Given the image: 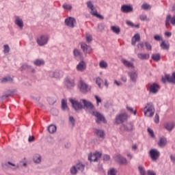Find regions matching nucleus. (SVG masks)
Listing matches in <instances>:
<instances>
[{"instance_id":"nucleus-1","label":"nucleus","mask_w":175,"mask_h":175,"mask_svg":"<svg viewBox=\"0 0 175 175\" xmlns=\"http://www.w3.org/2000/svg\"><path fill=\"white\" fill-rule=\"evenodd\" d=\"M144 113L146 117H152V116H154V113H155V109L154 108L152 103H149L145 106L144 108Z\"/></svg>"},{"instance_id":"nucleus-2","label":"nucleus","mask_w":175,"mask_h":175,"mask_svg":"<svg viewBox=\"0 0 175 175\" xmlns=\"http://www.w3.org/2000/svg\"><path fill=\"white\" fill-rule=\"evenodd\" d=\"M129 118V116H128V113L125 112L121 113L116 117L115 123L117 125H120V124H122L123 122H125V121H126V120H128Z\"/></svg>"},{"instance_id":"nucleus-3","label":"nucleus","mask_w":175,"mask_h":175,"mask_svg":"<svg viewBox=\"0 0 175 175\" xmlns=\"http://www.w3.org/2000/svg\"><path fill=\"white\" fill-rule=\"evenodd\" d=\"M88 8H89L90 10H91L90 13L92 16H94V17H97V18H100V20H103V16L98 14V11H96V8L94 7V5L91 1H88L87 3Z\"/></svg>"},{"instance_id":"nucleus-4","label":"nucleus","mask_w":175,"mask_h":175,"mask_svg":"<svg viewBox=\"0 0 175 175\" xmlns=\"http://www.w3.org/2000/svg\"><path fill=\"white\" fill-rule=\"evenodd\" d=\"M80 102L83 103V109H85V110H90L91 114H92V111H95V107H94L92 103L85 99H81Z\"/></svg>"},{"instance_id":"nucleus-5","label":"nucleus","mask_w":175,"mask_h":175,"mask_svg":"<svg viewBox=\"0 0 175 175\" xmlns=\"http://www.w3.org/2000/svg\"><path fill=\"white\" fill-rule=\"evenodd\" d=\"M102 157V153L99 152H95L94 153H90L88 155V161L90 162H97L98 159Z\"/></svg>"},{"instance_id":"nucleus-6","label":"nucleus","mask_w":175,"mask_h":175,"mask_svg":"<svg viewBox=\"0 0 175 175\" xmlns=\"http://www.w3.org/2000/svg\"><path fill=\"white\" fill-rule=\"evenodd\" d=\"M92 116H94V117L96 118V122L97 124H100V122H104V124H106V119H105V117L102 116L99 112L98 111H92Z\"/></svg>"},{"instance_id":"nucleus-7","label":"nucleus","mask_w":175,"mask_h":175,"mask_svg":"<svg viewBox=\"0 0 175 175\" xmlns=\"http://www.w3.org/2000/svg\"><path fill=\"white\" fill-rule=\"evenodd\" d=\"M70 102L72 103V107L76 111L83 109V105H81V103L79 102L78 100L70 98Z\"/></svg>"},{"instance_id":"nucleus-8","label":"nucleus","mask_w":175,"mask_h":175,"mask_svg":"<svg viewBox=\"0 0 175 175\" xmlns=\"http://www.w3.org/2000/svg\"><path fill=\"white\" fill-rule=\"evenodd\" d=\"M49 42V36H40L37 38V43L39 46H46Z\"/></svg>"},{"instance_id":"nucleus-9","label":"nucleus","mask_w":175,"mask_h":175,"mask_svg":"<svg viewBox=\"0 0 175 175\" xmlns=\"http://www.w3.org/2000/svg\"><path fill=\"white\" fill-rule=\"evenodd\" d=\"M81 49L85 55H87V54H91V53H92V48H91L90 45L85 44V42L81 43Z\"/></svg>"},{"instance_id":"nucleus-10","label":"nucleus","mask_w":175,"mask_h":175,"mask_svg":"<svg viewBox=\"0 0 175 175\" xmlns=\"http://www.w3.org/2000/svg\"><path fill=\"white\" fill-rule=\"evenodd\" d=\"M163 83H166L168 81V83H172V84H175V72H173L172 76L169 75H165V78H162Z\"/></svg>"},{"instance_id":"nucleus-11","label":"nucleus","mask_w":175,"mask_h":175,"mask_svg":"<svg viewBox=\"0 0 175 175\" xmlns=\"http://www.w3.org/2000/svg\"><path fill=\"white\" fill-rule=\"evenodd\" d=\"M79 88L83 94H87L88 91H90V88H88V85L85 83V82L81 81L79 84Z\"/></svg>"},{"instance_id":"nucleus-12","label":"nucleus","mask_w":175,"mask_h":175,"mask_svg":"<svg viewBox=\"0 0 175 175\" xmlns=\"http://www.w3.org/2000/svg\"><path fill=\"white\" fill-rule=\"evenodd\" d=\"M65 24L67 27H69V28H75V25H76V19L72 17L67 18L65 20Z\"/></svg>"},{"instance_id":"nucleus-13","label":"nucleus","mask_w":175,"mask_h":175,"mask_svg":"<svg viewBox=\"0 0 175 175\" xmlns=\"http://www.w3.org/2000/svg\"><path fill=\"white\" fill-rule=\"evenodd\" d=\"M150 154L152 161H157V159L159 158L160 153L159 151H158L157 149L150 150Z\"/></svg>"},{"instance_id":"nucleus-14","label":"nucleus","mask_w":175,"mask_h":175,"mask_svg":"<svg viewBox=\"0 0 175 175\" xmlns=\"http://www.w3.org/2000/svg\"><path fill=\"white\" fill-rule=\"evenodd\" d=\"M87 69V64L84 61H81L77 65V70L78 72H84Z\"/></svg>"},{"instance_id":"nucleus-15","label":"nucleus","mask_w":175,"mask_h":175,"mask_svg":"<svg viewBox=\"0 0 175 175\" xmlns=\"http://www.w3.org/2000/svg\"><path fill=\"white\" fill-rule=\"evenodd\" d=\"M115 161L122 165H126V159L124 158L121 154H117L114 157Z\"/></svg>"},{"instance_id":"nucleus-16","label":"nucleus","mask_w":175,"mask_h":175,"mask_svg":"<svg viewBox=\"0 0 175 175\" xmlns=\"http://www.w3.org/2000/svg\"><path fill=\"white\" fill-rule=\"evenodd\" d=\"M120 10L122 13H131L132 12V6L123 5L121 6Z\"/></svg>"},{"instance_id":"nucleus-17","label":"nucleus","mask_w":175,"mask_h":175,"mask_svg":"<svg viewBox=\"0 0 175 175\" xmlns=\"http://www.w3.org/2000/svg\"><path fill=\"white\" fill-rule=\"evenodd\" d=\"M15 24L21 29L24 27V22H23V19L20 16H15Z\"/></svg>"},{"instance_id":"nucleus-18","label":"nucleus","mask_w":175,"mask_h":175,"mask_svg":"<svg viewBox=\"0 0 175 175\" xmlns=\"http://www.w3.org/2000/svg\"><path fill=\"white\" fill-rule=\"evenodd\" d=\"M158 90H159V85H158V84L153 83L150 85V92H152V94H157V92H158Z\"/></svg>"},{"instance_id":"nucleus-19","label":"nucleus","mask_w":175,"mask_h":175,"mask_svg":"<svg viewBox=\"0 0 175 175\" xmlns=\"http://www.w3.org/2000/svg\"><path fill=\"white\" fill-rule=\"evenodd\" d=\"M49 76L51 77H55V79H59V77H61V72L58 70L51 71L49 72Z\"/></svg>"},{"instance_id":"nucleus-20","label":"nucleus","mask_w":175,"mask_h":175,"mask_svg":"<svg viewBox=\"0 0 175 175\" xmlns=\"http://www.w3.org/2000/svg\"><path fill=\"white\" fill-rule=\"evenodd\" d=\"M94 133L98 137H100L101 139H105V131L103 130L96 129L94 130Z\"/></svg>"},{"instance_id":"nucleus-21","label":"nucleus","mask_w":175,"mask_h":175,"mask_svg":"<svg viewBox=\"0 0 175 175\" xmlns=\"http://www.w3.org/2000/svg\"><path fill=\"white\" fill-rule=\"evenodd\" d=\"M66 85L68 88H73V87H75V81L73 79L67 78L66 79Z\"/></svg>"},{"instance_id":"nucleus-22","label":"nucleus","mask_w":175,"mask_h":175,"mask_svg":"<svg viewBox=\"0 0 175 175\" xmlns=\"http://www.w3.org/2000/svg\"><path fill=\"white\" fill-rule=\"evenodd\" d=\"M34 163H40L42 162V156L39 154H35L33 157Z\"/></svg>"},{"instance_id":"nucleus-23","label":"nucleus","mask_w":175,"mask_h":175,"mask_svg":"<svg viewBox=\"0 0 175 175\" xmlns=\"http://www.w3.org/2000/svg\"><path fill=\"white\" fill-rule=\"evenodd\" d=\"M166 144H167V140L166 139V138L165 137H161L158 143L159 147H165Z\"/></svg>"},{"instance_id":"nucleus-24","label":"nucleus","mask_w":175,"mask_h":175,"mask_svg":"<svg viewBox=\"0 0 175 175\" xmlns=\"http://www.w3.org/2000/svg\"><path fill=\"white\" fill-rule=\"evenodd\" d=\"M73 54L74 56L76 57V58H83V53H81V51H80V49H74Z\"/></svg>"},{"instance_id":"nucleus-25","label":"nucleus","mask_w":175,"mask_h":175,"mask_svg":"<svg viewBox=\"0 0 175 175\" xmlns=\"http://www.w3.org/2000/svg\"><path fill=\"white\" fill-rule=\"evenodd\" d=\"M137 57L139 59L144 60L148 59L150 58V54L148 53H138Z\"/></svg>"},{"instance_id":"nucleus-26","label":"nucleus","mask_w":175,"mask_h":175,"mask_svg":"<svg viewBox=\"0 0 175 175\" xmlns=\"http://www.w3.org/2000/svg\"><path fill=\"white\" fill-rule=\"evenodd\" d=\"M121 62L126 68H132V62L128 61L126 59H122Z\"/></svg>"},{"instance_id":"nucleus-27","label":"nucleus","mask_w":175,"mask_h":175,"mask_svg":"<svg viewBox=\"0 0 175 175\" xmlns=\"http://www.w3.org/2000/svg\"><path fill=\"white\" fill-rule=\"evenodd\" d=\"M165 129H167V131H169V132H171V131H173V128H174V123H166L164 125Z\"/></svg>"},{"instance_id":"nucleus-28","label":"nucleus","mask_w":175,"mask_h":175,"mask_svg":"<svg viewBox=\"0 0 175 175\" xmlns=\"http://www.w3.org/2000/svg\"><path fill=\"white\" fill-rule=\"evenodd\" d=\"M160 46L161 49H163V50H169V47L170 45L169 44V42H166L162 40Z\"/></svg>"},{"instance_id":"nucleus-29","label":"nucleus","mask_w":175,"mask_h":175,"mask_svg":"<svg viewBox=\"0 0 175 175\" xmlns=\"http://www.w3.org/2000/svg\"><path fill=\"white\" fill-rule=\"evenodd\" d=\"M111 30L116 35H119L120 32H121V29L118 26H111Z\"/></svg>"},{"instance_id":"nucleus-30","label":"nucleus","mask_w":175,"mask_h":175,"mask_svg":"<svg viewBox=\"0 0 175 175\" xmlns=\"http://www.w3.org/2000/svg\"><path fill=\"white\" fill-rule=\"evenodd\" d=\"M48 131L49 133H55V132H57V126L55 125L51 124L48 127Z\"/></svg>"},{"instance_id":"nucleus-31","label":"nucleus","mask_w":175,"mask_h":175,"mask_svg":"<svg viewBox=\"0 0 175 175\" xmlns=\"http://www.w3.org/2000/svg\"><path fill=\"white\" fill-rule=\"evenodd\" d=\"M62 110H64V111L69 110V108L68 107V103L65 99L62 100Z\"/></svg>"},{"instance_id":"nucleus-32","label":"nucleus","mask_w":175,"mask_h":175,"mask_svg":"<svg viewBox=\"0 0 175 175\" xmlns=\"http://www.w3.org/2000/svg\"><path fill=\"white\" fill-rule=\"evenodd\" d=\"M152 59L153 61H155L156 62H158L161 59V54L159 53H154L152 55Z\"/></svg>"},{"instance_id":"nucleus-33","label":"nucleus","mask_w":175,"mask_h":175,"mask_svg":"<svg viewBox=\"0 0 175 175\" xmlns=\"http://www.w3.org/2000/svg\"><path fill=\"white\" fill-rule=\"evenodd\" d=\"M133 42L132 44H136V42H140V34L136 33L133 37Z\"/></svg>"},{"instance_id":"nucleus-34","label":"nucleus","mask_w":175,"mask_h":175,"mask_svg":"<svg viewBox=\"0 0 175 175\" xmlns=\"http://www.w3.org/2000/svg\"><path fill=\"white\" fill-rule=\"evenodd\" d=\"M34 65L36 66H42V65H44V61L43 59H36L33 62Z\"/></svg>"},{"instance_id":"nucleus-35","label":"nucleus","mask_w":175,"mask_h":175,"mask_svg":"<svg viewBox=\"0 0 175 175\" xmlns=\"http://www.w3.org/2000/svg\"><path fill=\"white\" fill-rule=\"evenodd\" d=\"M99 66L100 68H101V69H107L108 64L107 62H105V61H101L99 63Z\"/></svg>"},{"instance_id":"nucleus-36","label":"nucleus","mask_w":175,"mask_h":175,"mask_svg":"<svg viewBox=\"0 0 175 175\" xmlns=\"http://www.w3.org/2000/svg\"><path fill=\"white\" fill-rule=\"evenodd\" d=\"M107 175H117V170L115 168H110L108 170Z\"/></svg>"},{"instance_id":"nucleus-37","label":"nucleus","mask_w":175,"mask_h":175,"mask_svg":"<svg viewBox=\"0 0 175 175\" xmlns=\"http://www.w3.org/2000/svg\"><path fill=\"white\" fill-rule=\"evenodd\" d=\"M2 83H12L13 81V79L10 77H5L2 79Z\"/></svg>"},{"instance_id":"nucleus-38","label":"nucleus","mask_w":175,"mask_h":175,"mask_svg":"<svg viewBox=\"0 0 175 175\" xmlns=\"http://www.w3.org/2000/svg\"><path fill=\"white\" fill-rule=\"evenodd\" d=\"M138 170H139L141 175H147L146 174V170H144V167H143V166L139 165L138 167Z\"/></svg>"},{"instance_id":"nucleus-39","label":"nucleus","mask_w":175,"mask_h":175,"mask_svg":"<svg viewBox=\"0 0 175 175\" xmlns=\"http://www.w3.org/2000/svg\"><path fill=\"white\" fill-rule=\"evenodd\" d=\"M137 79V72L136 70L133 71L132 74V81L136 83V80Z\"/></svg>"},{"instance_id":"nucleus-40","label":"nucleus","mask_w":175,"mask_h":175,"mask_svg":"<svg viewBox=\"0 0 175 175\" xmlns=\"http://www.w3.org/2000/svg\"><path fill=\"white\" fill-rule=\"evenodd\" d=\"M9 51H10V48L9 47V45H8V44L3 45V53H4V54L9 53Z\"/></svg>"},{"instance_id":"nucleus-41","label":"nucleus","mask_w":175,"mask_h":175,"mask_svg":"<svg viewBox=\"0 0 175 175\" xmlns=\"http://www.w3.org/2000/svg\"><path fill=\"white\" fill-rule=\"evenodd\" d=\"M75 167H77V170H80L81 172L84 170V165L81 163L77 164Z\"/></svg>"},{"instance_id":"nucleus-42","label":"nucleus","mask_w":175,"mask_h":175,"mask_svg":"<svg viewBox=\"0 0 175 175\" xmlns=\"http://www.w3.org/2000/svg\"><path fill=\"white\" fill-rule=\"evenodd\" d=\"M96 83L98 85V86L100 88L102 83H103V80L100 79V77H97L96 79Z\"/></svg>"},{"instance_id":"nucleus-43","label":"nucleus","mask_w":175,"mask_h":175,"mask_svg":"<svg viewBox=\"0 0 175 175\" xmlns=\"http://www.w3.org/2000/svg\"><path fill=\"white\" fill-rule=\"evenodd\" d=\"M141 21H150V18H147V15L146 14H142L139 16Z\"/></svg>"},{"instance_id":"nucleus-44","label":"nucleus","mask_w":175,"mask_h":175,"mask_svg":"<svg viewBox=\"0 0 175 175\" xmlns=\"http://www.w3.org/2000/svg\"><path fill=\"white\" fill-rule=\"evenodd\" d=\"M85 39L88 43H91V42H92V36H91V34L86 33Z\"/></svg>"},{"instance_id":"nucleus-45","label":"nucleus","mask_w":175,"mask_h":175,"mask_svg":"<svg viewBox=\"0 0 175 175\" xmlns=\"http://www.w3.org/2000/svg\"><path fill=\"white\" fill-rule=\"evenodd\" d=\"M22 68L23 69H29L31 70V72H32L33 73H34V72H35V69L31 68V66H28V64H24L22 66Z\"/></svg>"},{"instance_id":"nucleus-46","label":"nucleus","mask_w":175,"mask_h":175,"mask_svg":"<svg viewBox=\"0 0 175 175\" xmlns=\"http://www.w3.org/2000/svg\"><path fill=\"white\" fill-rule=\"evenodd\" d=\"M142 8L144 9V10H148V9H151V5L145 3L142 5Z\"/></svg>"},{"instance_id":"nucleus-47","label":"nucleus","mask_w":175,"mask_h":175,"mask_svg":"<svg viewBox=\"0 0 175 175\" xmlns=\"http://www.w3.org/2000/svg\"><path fill=\"white\" fill-rule=\"evenodd\" d=\"M145 46L146 49L149 50V51H151L152 50V46H151V44L148 42H145Z\"/></svg>"},{"instance_id":"nucleus-48","label":"nucleus","mask_w":175,"mask_h":175,"mask_svg":"<svg viewBox=\"0 0 175 175\" xmlns=\"http://www.w3.org/2000/svg\"><path fill=\"white\" fill-rule=\"evenodd\" d=\"M77 168L76 167V165L73 166L70 169V173L71 174H76L77 173Z\"/></svg>"},{"instance_id":"nucleus-49","label":"nucleus","mask_w":175,"mask_h":175,"mask_svg":"<svg viewBox=\"0 0 175 175\" xmlns=\"http://www.w3.org/2000/svg\"><path fill=\"white\" fill-rule=\"evenodd\" d=\"M98 29L100 32H102L105 29V25L103 23L98 24Z\"/></svg>"},{"instance_id":"nucleus-50","label":"nucleus","mask_w":175,"mask_h":175,"mask_svg":"<svg viewBox=\"0 0 175 175\" xmlns=\"http://www.w3.org/2000/svg\"><path fill=\"white\" fill-rule=\"evenodd\" d=\"M94 98L96 100L97 106H99V103H102V99L98 96H94Z\"/></svg>"},{"instance_id":"nucleus-51","label":"nucleus","mask_w":175,"mask_h":175,"mask_svg":"<svg viewBox=\"0 0 175 175\" xmlns=\"http://www.w3.org/2000/svg\"><path fill=\"white\" fill-rule=\"evenodd\" d=\"M63 8L64 9H65L66 10H70L72 9V5H67V4H64L63 5Z\"/></svg>"},{"instance_id":"nucleus-52","label":"nucleus","mask_w":175,"mask_h":175,"mask_svg":"<svg viewBox=\"0 0 175 175\" xmlns=\"http://www.w3.org/2000/svg\"><path fill=\"white\" fill-rule=\"evenodd\" d=\"M69 121L70 124H72V126H75V118H73L72 116H70Z\"/></svg>"},{"instance_id":"nucleus-53","label":"nucleus","mask_w":175,"mask_h":175,"mask_svg":"<svg viewBox=\"0 0 175 175\" xmlns=\"http://www.w3.org/2000/svg\"><path fill=\"white\" fill-rule=\"evenodd\" d=\"M154 120L156 124H158L159 122V115H158V113L155 114Z\"/></svg>"},{"instance_id":"nucleus-54","label":"nucleus","mask_w":175,"mask_h":175,"mask_svg":"<svg viewBox=\"0 0 175 175\" xmlns=\"http://www.w3.org/2000/svg\"><path fill=\"white\" fill-rule=\"evenodd\" d=\"M154 40H157V42H160V40H162V37L159 35H156L154 36Z\"/></svg>"},{"instance_id":"nucleus-55","label":"nucleus","mask_w":175,"mask_h":175,"mask_svg":"<svg viewBox=\"0 0 175 175\" xmlns=\"http://www.w3.org/2000/svg\"><path fill=\"white\" fill-rule=\"evenodd\" d=\"M148 132L150 135L151 137H155V135H154V131L151 130V129H148Z\"/></svg>"},{"instance_id":"nucleus-56","label":"nucleus","mask_w":175,"mask_h":175,"mask_svg":"<svg viewBox=\"0 0 175 175\" xmlns=\"http://www.w3.org/2000/svg\"><path fill=\"white\" fill-rule=\"evenodd\" d=\"M28 142L29 143H32L33 142H35V137L29 135L28 138Z\"/></svg>"},{"instance_id":"nucleus-57","label":"nucleus","mask_w":175,"mask_h":175,"mask_svg":"<svg viewBox=\"0 0 175 175\" xmlns=\"http://www.w3.org/2000/svg\"><path fill=\"white\" fill-rule=\"evenodd\" d=\"M170 158L171 162H172V163L175 165V156L173 154H171Z\"/></svg>"},{"instance_id":"nucleus-58","label":"nucleus","mask_w":175,"mask_h":175,"mask_svg":"<svg viewBox=\"0 0 175 175\" xmlns=\"http://www.w3.org/2000/svg\"><path fill=\"white\" fill-rule=\"evenodd\" d=\"M103 159L105 161H110V156H109L108 154H105L103 157Z\"/></svg>"},{"instance_id":"nucleus-59","label":"nucleus","mask_w":175,"mask_h":175,"mask_svg":"<svg viewBox=\"0 0 175 175\" xmlns=\"http://www.w3.org/2000/svg\"><path fill=\"white\" fill-rule=\"evenodd\" d=\"M138 49H143L144 47V43L140 42L137 44Z\"/></svg>"},{"instance_id":"nucleus-60","label":"nucleus","mask_w":175,"mask_h":175,"mask_svg":"<svg viewBox=\"0 0 175 175\" xmlns=\"http://www.w3.org/2000/svg\"><path fill=\"white\" fill-rule=\"evenodd\" d=\"M114 84H116L118 85V87L122 85V83L120 81H118L117 80L114 81Z\"/></svg>"},{"instance_id":"nucleus-61","label":"nucleus","mask_w":175,"mask_h":175,"mask_svg":"<svg viewBox=\"0 0 175 175\" xmlns=\"http://www.w3.org/2000/svg\"><path fill=\"white\" fill-rule=\"evenodd\" d=\"M147 174H148V175H157V174H155V172H154V171H151V170H148V171L147 172Z\"/></svg>"},{"instance_id":"nucleus-62","label":"nucleus","mask_w":175,"mask_h":175,"mask_svg":"<svg viewBox=\"0 0 175 175\" xmlns=\"http://www.w3.org/2000/svg\"><path fill=\"white\" fill-rule=\"evenodd\" d=\"M165 36H167L168 38H170L172 36V33L169 31H166L165 33Z\"/></svg>"},{"instance_id":"nucleus-63","label":"nucleus","mask_w":175,"mask_h":175,"mask_svg":"<svg viewBox=\"0 0 175 175\" xmlns=\"http://www.w3.org/2000/svg\"><path fill=\"white\" fill-rule=\"evenodd\" d=\"M126 24H127L129 27H132V22L130 21H126Z\"/></svg>"},{"instance_id":"nucleus-64","label":"nucleus","mask_w":175,"mask_h":175,"mask_svg":"<svg viewBox=\"0 0 175 175\" xmlns=\"http://www.w3.org/2000/svg\"><path fill=\"white\" fill-rule=\"evenodd\" d=\"M122 81H124V83H126V77H121Z\"/></svg>"}]
</instances>
